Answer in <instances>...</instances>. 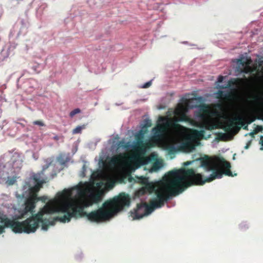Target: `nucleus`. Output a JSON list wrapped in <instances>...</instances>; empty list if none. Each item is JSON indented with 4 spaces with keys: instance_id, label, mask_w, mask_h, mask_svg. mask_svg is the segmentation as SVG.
Instances as JSON below:
<instances>
[{
    "instance_id": "nucleus-24",
    "label": "nucleus",
    "mask_w": 263,
    "mask_h": 263,
    "mask_svg": "<svg viewBox=\"0 0 263 263\" xmlns=\"http://www.w3.org/2000/svg\"><path fill=\"white\" fill-rule=\"evenodd\" d=\"M237 63L239 65H241L243 67L248 65V64H250V61L244 60L242 59H240L238 60Z\"/></svg>"
},
{
    "instance_id": "nucleus-37",
    "label": "nucleus",
    "mask_w": 263,
    "mask_h": 263,
    "mask_svg": "<svg viewBox=\"0 0 263 263\" xmlns=\"http://www.w3.org/2000/svg\"><path fill=\"white\" fill-rule=\"evenodd\" d=\"M191 163V162L190 161H187L186 162L184 163V165H189Z\"/></svg>"
},
{
    "instance_id": "nucleus-8",
    "label": "nucleus",
    "mask_w": 263,
    "mask_h": 263,
    "mask_svg": "<svg viewBox=\"0 0 263 263\" xmlns=\"http://www.w3.org/2000/svg\"><path fill=\"white\" fill-rule=\"evenodd\" d=\"M182 101L184 102L185 104L183 103H179L175 111V114L178 116V118L176 119L175 122L173 123V125L175 127H178L180 125L177 124L178 122H191V118L188 117L186 114L187 111L186 105L188 103L189 100L186 99L182 98Z\"/></svg>"
},
{
    "instance_id": "nucleus-40",
    "label": "nucleus",
    "mask_w": 263,
    "mask_h": 263,
    "mask_svg": "<svg viewBox=\"0 0 263 263\" xmlns=\"http://www.w3.org/2000/svg\"><path fill=\"white\" fill-rule=\"evenodd\" d=\"M258 128H261L262 127L261 126H258Z\"/></svg>"
},
{
    "instance_id": "nucleus-5",
    "label": "nucleus",
    "mask_w": 263,
    "mask_h": 263,
    "mask_svg": "<svg viewBox=\"0 0 263 263\" xmlns=\"http://www.w3.org/2000/svg\"><path fill=\"white\" fill-rule=\"evenodd\" d=\"M169 199L167 195L162 192H159L157 193V197L152 199L150 201L149 204L146 202H142V208L145 211V215H147L152 213L155 209L163 206L165 202Z\"/></svg>"
},
{
    "instance_id": "nucleus-33",
    "label": "nucleus",
    "mask_w": 263,
    "mask_h": 263,
    "mask_svg": "<svg viewBox=\"0 0 263 263\" xmlns=\"http://www.w3.org/2000/svg\"><path fill=\"white\" fill-rule=\"evenodd\" d=\"M224 77L222 76H219L218 78L217 82L221 83L223 80Z\"/></svg>"
},
{
    "instance_id": "nucleus-13",
    "label": "nucleus",
    "mask_w": 263,
    "mask_h": 263,
    "mask_svg": "<svg viewBox=\"0 0 263 263\" xmlns=\"http://www.w3.org/2000/svg\"><path fill=\"white\" fill-rule=\"evenodd\" d=\"M48 200V198L46 196H43L41 197H38L37 196L33 201V207L28 208H27V205L24 206V208L20 211V215L18 216V218L22 219L27 217L28 215V213L32 214L34 212V209L36 207V203L37 201H42L43 202L45 203Z\"/></svg>"
},
{
    "instance_id": "nucleus-29",
    "label": "nucleus",
    "mask_w": 263,
    "mask_h": 263,
    "mask_svg": "<svg viewBox=\"0 0 263 263\" xmlns=\"http://www.w3.org/2000/svg\"><path fill=\"white\" fill-rule=\"evenodd\" d=\"M81 112V110L79 109V108H76V109H73V110H72L70 113H69V116L71 117V118H72L73 117H74L76 114H79Z\"/></svg>"
},
{
    "instance_id": "nucleus-28",
    "label": "nucleus",
    "mask_w": 263,
    "mask_h": 263,
    "mask_svg": "<svg viewBox=\"0 0 263 263\" xmlns=\"http://www.w3.org/2000/svg\"><path fill=\"white\" fill-rule=\"evenodd\" d=\"M140 182L144 185V186H145L147 183L149 182L148 179L147 178L144 177H141L139 178Z\"/></svg>"
},
{
    "instance_id": "nucleus-7",
    "label": "nucleus",
    "mask_w": 263,
    "mask_h": 263,
    "mask_svg": "<svg viewBox=\"0 0 263 263\" xmlns=\"http://www.w3.org/2000/svg\"><path fill=\"white\" fill-rule=\"evenodd\" d=\"M33 180L35 184L33 186H31L29 189V196L26 199L24 203V206L27 205V208H33L34 200L37 196V193L42 187L43 184L45 183L44 180H41L36 176L33 177Z\"/></svg>"
},
{
    "instance_id": "nucleus-23",
    "label": "nucleus",
    "mask_w": 263,
    "mask_h": 263,
    "mask_svg": "<svg viewBox=\"0 0 263 263\" xmlns=\"http://www.w3.org/2000/svg\"><path fill=\"white\" fill-rule=\"evenodd\" d=\"M129 146L128 143H125L123 140L120 141L117 143L118 148L122 147L126 148H128Z\"/></svg>"
},
{
    "instance_id": "nucleus-1",
    "label": "nucleus",
    "mask_w": 263,
    "mask_h": 263,
    "mask_svg": "<svg viewBox=\"0 0 263 263\" xmlns=\"http://www.w3.org/2000/svg\"><path fill=\"white\" fill-rule=\"evenodd\" d=\"M71 195V190H64L60 194V199L54 200L48 203L44 210L48 213H64L63 216L57 218V219H59L63 223L69 222L72 218L78 219L85 216L91 222L99 223L109 219L124 206H129L130 204L128 195L122 193L112 199L105 201L102 207L87 213L79 204L67 201Z\"/></svg>"
},
{
    "instance_id": "nucleus-6",
    "label": "nucleus",
    "mask_w": 263,
    "mask_h": 263,
    "mask_svg": "<svg viewBox=\"0 0 263 263\" xmlns=\"http://www.w3.org/2000/svg\"><path fill=\"white\" fill-rule=\"evenodd\" d=\"M61 193V192H59L58 193L57 195V198L53 199H52V200H50V201H49L36 214H32V216H30V217H29L28 218H30L31 217H33L34 216H35V215H37L39 213H41V215L40 216H37L34 219H35V220H38V223H37V227L36 228V229H35V230H37V229L39 227V225H40V223L41 222H42V229L43 230H47L48 229V226L49 225H53L54 224V222L55 221H59L61 222H62L61 220H60L59 219H57V218L58 217H62V216H57L55 217H54L51 221H48V223L47 224L46 222H44L43 221V216L45 215V214H53V213H63L64 214V213L62 212H52V213H48L46 211V210H44V208H45V206L49 203H50L52 201L54 200H55V199H59L60 198V194ZM36 231H35L34 232H35Z\"/></svg>"
},
{
    "instance_id": "nucleus-17",
    "label": "nucleus",
    "mask_w": 263,
    "mask_h": 263,
    "mask_svg": "<svg viewBox=\"0 0 263 263\" xmlns=\"http://www.w3.org/2000/svg\"><path fill=\"white\" fill-rule=\"evenodd\" d=\"M216 95L217 98L227 101L232 100L233 99L234 97V92L232 91L225 92L221 90H219L216 93Z\"/></svg>"
},
{
    "instance_id": "nucleus-36",
    "label": "nucleus",
    "mask_w": 263,
    "mask_h": 263,
    "mask_svg": "<svg viewBox=\"0 0 263 263\" xmlns=\"http://www.w3.org/2000/svg\"><path fill=\"white\" fill-rule=\"evenodd\" d=\"M114 185V182H110L109 184V187H112Z\"/></svg>"
},
{
    "instance_id": "nucleus-31",
    "label": "nucleus",
    "mask_w": 263,
    "mask_h": 263,
    "mask_svg": "<svg viewBox=\"0 0 263 263\" xmlns=\"http://www.w3.org/2000/svg\"><path fill=\"white\" fill-rule=\"evenodd\" d=\"M33 124L34 125H39V126H45V124L43 123V122L42 121H40V120L34 121L33 122Z\"/></svg>"
},
{
    "instance_id": "nucleus-16",
    "label": "nucleus",
    "mask_w": 263,
    "mask_h": 263,
    "mask_svg": "<svg viewBox=\"0 0 263 263\" xmlns=\"http://www.w3.org/2000/svg\"><path fill=\"white\" fill-rule=\"evenodd\" d=\"M72 190H77V196L79 200L82 201L84 204L85 199L87 198L86 195L88 191L87 189L84 187L83 186H76L73 187Z\"/></svg>"
},
{
    "instance_id": "nucleus-2",
    "label": "nucleus",
    "mask_w": 263,
    "mask_h": 263,
    "mask_svg": "<svg viewBox=\"0 0 263 263\" xmlns=\"http://www.w3.org/2000/svg\"><path fill=\"white\" fill-rule=\"evenodd\" d=\"M200 175H195L193 170L180 168L170 171L164 177L163 181L159 183L148 182L142 189L150 194L160 192L168 195V199L182 193L193 183H199Z\"/></svg>"
},
{
    "instance_id": "nucleus-26",
    "label": "nucleus",
    "mask_w": 263,
    "mask_h": 263,
    "mask_svg": "<svg viewBox=\"0 0 263 263\" xmlns=\"http://www.w3.org/2000/svg\"><path fill=\"white\" fill-rule=\"evenodd\" d=\"M161 167V163L159 161H156L154 162L152 165V169L153 171H157Z\"/></svg>"
},
{
    "instance_id": "nucleus-30",
    "label": "nucleus",
    "mask_w": 263,
    "mask_h": 263,
    "mask_svg": "<svg viewBox=\"0 0 263 263\" xmlns=\"http://www.w3.org/2000/svg\"><path fill=\"white\" fill-rule=\"evenodd\" d=\"M152 125V122L149 120H145L144 121V127L147 128L151 127Z\"/></svg>"
},
{
    "instance_id": "nucleus-39",
    "label": "nucleus",
    "mask_w": 263,
    "mask_h": 263,
    "mask_svg": "<svg viewBox=\"0 0 263 263\" xmlns=\"http://www.w3.org/2000/svg\"><path fill=\"white\" fill-rule=\"evenodd\" d=\"M243 129H248V126H245L244 127H243Z\"/></svg>"
},
{
    "instance_id": "nucleus-25",
    "label": "nucleus",
    "mask_w": 263,
    "mask_h": 263,
    "mask_svg": "<svg viewBox=\"0 0 263 263\" xmlns=\"http://www.w3.org/2000/svg\"><path fill=\"white\" fill-rule=\"evenodd\" d=\"M85 128V126L83 125L81 126H78L74 129L72 130V134H80L81 133L82 129Z\"/></svg>"
},
{
    "instance_id": "nucleus-34",
    "label": "nucleus",
    "mask_w": 263,
    "mask_h": 263,
    "mask_svg": "<svg viewBox=\"0 0 263 263\" xmlns=\"http://www.w3.org/2000/svg\"><path fill=\"white\" fill-rule=\"evenodd\" d=\"M251 141H249V142L247 143V145H246L245 146V149H248V148H249V147L250 146V144H251Z\"/></svg>"
},
{
    "instance_id": "nucleus-11",
    "label": "nucleus",
    "mask_w": 263,
    "mask_h": 263,
    "mask_svg": "<svg viewBox=\"0 0 263 263\" xmlns=\"http://www.w3.org/2000/svg\"><path fill=\"white\" fill-rule=\"evenodd\" d=\"M143 134L142 131L141 130L140 133L136 136L137 142L132 145L133 151L136 152V154L131 157L129 159L131 160H137L139 158V154L144 153L145 149V143L143 142Z\"/></svg>"
},
{
    "instance_id": "nucleus-32",
    "label": "nucleus",
    "mask_w": 263,
    "mask_h": 263,
    "mask_svg": "<svg viewBox=\"0 0 263 263\" xmlns=\"http://www.w3.org/2000/svg\"><path fill=\"white\" fill-rule=\"evenodd\" d=\"M151 85H152V82L149 81V82H147L146 83H145L143 85V86H142V87L144 88H146L149 87Z\"/></svg>"
},
{
    "instance_id": "nucleus-10",
    "label": "nucleus",
    "mask_w": 263,
    "mask_h": 263,
    "mask_svg": "<svg viewBox=\"0 0 263 263\" xmlns=\"http://www.w3.org/2000/svg\"><path fill=\"white\" fill-rule=\"evenodd\" d=\"M237 124L240 126L243 125V120L240 116H236L232 119H229L221 128L230 134H236L240 128V127L237 126Z\"/></svg>"
},
{
    "instance_id": "nucleus-3",
    "label": "nucleus",
    "mask_w": 263,
    "mask_h": 263,
    "mask_svg": "<svg viewBox=\"0 0 263 263\" xmlns=\"http://www.w3.org/2000/svg\"><path fill=\"white\" fill-rule=\"evenodd\" d=\"M41 215V213L30 218H27L23 221L20 222L11 220L6 215L0 212V235L5 232L6 228H10L15 233H25L30 234L34 233L37 227L38 220L34 218Z\"/></svg>"
},
{
    "instance_id": "nucleus-21",
    "label": "nucleus",
    "mask_w": 263,
    "mask_h": 263,
    "mask_svg": "<svg viewBox=\"0 0 263 263\" xmlns=\"http://www.w3.org/2000/svg\"><path fill=\"white\" fill-rule=\"evenodd\" d=\"M243 80L240 78L231 79L228 82V84L226 86H219V88L221 89L230 88L235 85H238L241 84L243 82Z\"/></svg>"
},
{
    "instance_id": "nucleus-9",
    "label": "nucleus",
    "mask_w": 263,
    "mask_h": 263,
    "mask_svg": "<svg viewBox=\"0 0 263 263\" xmlns=\"http://www.w3.org/2000/svg\"><path fill=\"white\" fill-rule=\"evenodd\" d=\"M204 134L205 131L204 130L193 129L191 133L190 137L186 139L180 144V148L186 152H191L194 149L195 145L191 140V138L202 139L204 138Z\"/></svg>"
},
{
    "instance_id": "nucleus-14",
    "label": "nucleus",
    "mask_w": 263,
    "mask_h": 263,
    "mask_svg": "<svg viewBox=\"0 0 263 263\" xmlns=\"http://www.w3.org/2000/svg\"><path fill=\"white\" fill-rule=\"evenodd\" d=\"M103 192L102 191H98L96 193H91L86 199L84 203V206H89L93 203H97L102 199Z\"/></svg>"
},
{
    "instance_id": "nucleus-4",
    "label": "nucleus",
    "mask_w": 263,
    "mask_h": 263,
    "mask_svg": "<svg viewBox=\"0 0 263 263\" xmlns=\"http://www.w3.org/2000/svg\"><path fill=\"white\" fill-rule=\"evenodd\" d=\"M216 162L218 164L221 165L226 168L224 171L221 170H216L215 167L212 164L210 158L206 156L205 157L201 159V166L203 167L207 172L213 171V173L210 175L209 177L203 179L202 176L201 174H196L195 171L193 168L189 170H193L194 172L195 175H200V181H199V183H193V185H203L205 182H209L216 178H221L223 174L229 176H233L232 172L230 170L231 164L230 162L227 161L223 158L217 157L215 158ZM186 170L185 168H184Z\"/></svg>"
},
{
    "instance_id": "nucleus-20",
    "label": "nucleus",
    "mask_w": 263,
    "mask_h": 263,
    "mask_svg": "<svg viewBox=\"0 0 263 263\" xmlns=\"http://www.w3.org/2000/svg\"><path fill=\"white\" fill-rule=\"evenodd\" d=\"M125 157L126 155L124 153H120L118 155H115L112 156L109 161V164L110 165L115 166L120 163Z\"/></svg>"
},
{
    "instance_id": "nucleus-35",
    "label": "nucleus",
    "mask_w": 263,
    "mask_h": 263,
    "mask_svg": "<svg viewBox=\"0 0 263 263\" xmlns=\"http://www.w3.org/2000/svg\"><path fill=\"white\" fill-rule=\"evenodd\" d=\"M256 133H257V131H255V132H251V133H249L248 134L253 137L254 134H255Z\"/></svg>"
},
{
    "instance_id": "nucleus-22",
    "label": "nucleus",
    "mask_w": 263,
    "mask_h": 263,
    "mask_svg": "<svg viewBox=\"0 0 263 263\" xmlns=\"http://www.w3.org/2000/svg\"><path fill=\"white\" fill-rule=\"evenodd\" d=\"M250 65V64H248L246 66L243 67L242 68H240V72L246 74L252 72L253 69Z\"/></svg>"
},
{
    "instance_id": "nucleus-12",
    "label": "nucleus",
    "mask_w": 263,
    "mask_h": 263,
    "mask_svg": "<svg viewBox=\"0 0 263 263\" xmlns=\"http://www.w3.org/2000/svg\"><path fill=\"white\" fill-rule=\"evenodd\" d=\"M202 113H200L199 117L203 119L200 127L205 129L212 130L215 129L219 128L218 125L213 120L205 118V114L208 112L206 109H201Z\"/></svg>"
},
{
    "instance_id": "nucleus-19",
    "label": "nucleus",
    "mask_w": 263,
    "mask_h": 263,
    "mask_svg": "<svg viewBox=\"0 0 263 263\" xmlns=\"http://www.w3.org/2000/svg\"><path fill=\"white\" fill-rule=\"evenodd\" d=\"M142 202L137 205V209L132 214L134 219H139L145 216V211L142 208Z\"/></svg>"
},
{
    "instance_id": "nucleus-38",
    "label": "nucleus",
    "mask_w": 263,
    "mask_h": 263,
    "mask_svg": "<svg viewBox=\"0 0 263 263\" xmlns=\"http://www.w3.org/2000/svg\"><path fill=\"white\" fill-rule=\"evenodd\" d=\"M53 139H54L55 140H58L59 139V138L58 136H56L53 137Z\"/></svg>"
},
{
    "instance_id": "nucleus-27",
    "label": "nucleus",
    "mask_w": 263,
    "mask_h": 263,
    "mask_svg": "<svg viewBox=\"0 0 263 263\" xmlns=\"http://www.w3.org/2000/svg\"><path fill=\"white\" fill-rule=\"evenodd\" d=\"M167 150L170 154H174L177 151V148L174 145H170L167 147Z\"/></svg>"
},
{
    "instance_id": "nucleus-18",
    "label": "nucleus",
    "mask_w": 263,
    "mask_h": 263,
    "mask_svg": "<svg viewBox=\"0 0 263 263\" xmlns=\"http://www.w3.org/2000/svg\"><path fill=\"white\" fill-rule=\"evenodd\" d=\"M152 132L153 135L152 136L151 140L156 144L158 143L161 141L165 134L160 130L154 129V127L152 129Z\"/></svg>"
},
{
    "instance_id": "nucleus-15",
    "label": "nucleus",
    "mask_w": 263,
    "mask_h": 263,
    "mask_svg": "<svg viewBox=\"0 0 263 263\" xmlns=\"http://www.w3.org/2000/svg\"><path fill=\"white\" fill-rule=\"evenodd\" d=\"M159 121L162 122L161 123H159L154 129L160 130L163 133H165L167 128L172 125V120L166 117H160L159 118Z\"/></svg>"
}]
</instances>
